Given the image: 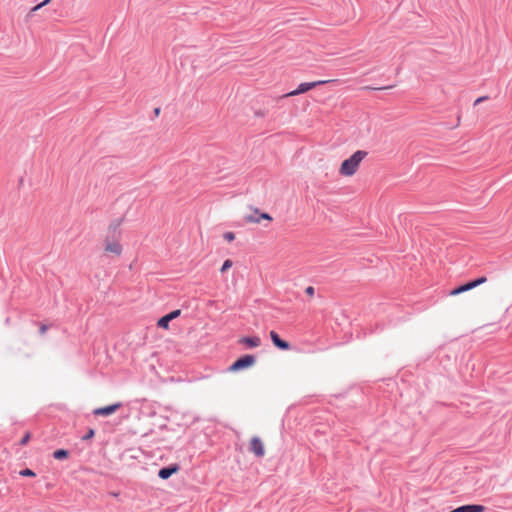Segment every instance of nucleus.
I'll use <instances>...</instances> for the list:
<instances>
[{"label":"nucleus","mask_w":512,"mask_h":512,"mask_svg":"<svg viewBox=\"0 0 512 512\" xmlns=\"http://www.w3.org/2000/svg\"><path fill=\"white\" fill-rule=\"evenodd\" d=\"M367 152L357 150L349 158L345 159L340 167V174L344 176H352L356 173L359 164L366 157Z\"/></svg>","instance_id":"f257e3e1"},{"label":"nucleus","mask_w":512,"mask_h":512,"mask_svg":"<svg viewBox=\"0 0 512 512\" xmlns=\"http://www.w3.org/2000/svg\"><path fill=\"white\" fill-rule=\"evenodd\" d=\"M256 361L255 356L246 354L244 356L239 357L230 367L229 371L237 372L248 367H251Z\"/></svg>","instance_id":"f03ea898"},{"label":"nucleus","mask_w":512,"mask_h":512,"mask_svg":"<svg viewBox=\"0 0 512 512\" xmlns=\"http://www.w3.org/2000/svg\"><path fill=\"white\" fill-rule=\"evenodd\" d=\"M330 82V80H320V81H315V82H305V83H301L297 89L283 95L282 97L285 98V97H292V96H296V95H299V94H302V93H306L307 91L315 88L316 86L318 85H322V84H326Z\"/></svg>","instance_id":"7ed1b4c3"},{"label":"nucleus","mask_w":512,"mask_h":512,"mask_svg":"<svg viewBox=\"0 0 512 512\" xmlns=\"http://www.w3.org/2000/svg\"><path fill=\"white\" fill-rule=\"evenodd\" d=\"M249 451L254 453L257 457H263L265 454L264 444L262 440L254 436L250 441Z\"/></svg>","instance_id":"20e7f679"},{"label":"nucleus","mask_w":512,"mask_h":512,"mask_svg":"<svg viewBox=\"0 0 512 512\" xmlns=\"http://www.w3.org/2000/svg\"><path fill=\"white\" fill-rule=\"evenodd\" d=\"M180 314H181V310L177 309V310H173L170 313L164 315L163 317H161L158 320V323H157L158 327L167 329L169 327L170 321L176 319Z\"/></svg>","instance_id":"39448f33"},{"label":"nucleus","mask_w":512,"mask_h":512,"mask_svg":"<svg viewBox=\"0 0 512 512\" xmlns=\"http://www.w3.org/2000/svg\"><path fill=\"white\" fill-rule=\"evenodd\" d=\"M121 406V403H114L105 407L96 408L93 411V414L96 416H109L115 413Z\"/></svg>","instance_id":"423d86ee"},{"label":"nucleus","mask_w":512,"mask_h":512,"mask_svg":"<svg viewBox=\"0 0 512 512\" xmlns=\"http://www.w3.org/2000/svg\"><path fill=\"white\" fill-rule=\"evenodd\" d=\"M104 249L106 252L113 253L119 256L122 253V246L117 240H110L108 237L105 240Z\"/></svg>","instance_id":"0eeeda50"},{"label":"nucleus","mask_w":512,"mask_h":512,"mask_svg":"<svg viewBox=\"0 0 512 512\" xmlns=\"http://www.w3.org/2000/svg\"><path fill=\"white\" fill-rule=\"evenodd\" d=\"M270 338H271L272 343L278 349L283 350V351H286V350L290 349L289 342L281 339L280 336L278 335V333H276L275 331H270Z\"/></svg>","instance_id":"6e6552de"},{"label":"nucleus","mask_w":512,"mask_h":512,"mask_svg":"<svg viewBox=\"0 0 512 512\" xmlns=\"http://www.w3.org/2000/svg\"><path fill=\"white\" fill-rule=\"evenodd\" d=\"M179 469L180 468L177 464H171L169 466H165L158 471V477L163 480H166V479L170 478L173 474L177 473L179 471Z\"/></svg>","instance_id":"1a4fd4ad"},{"label":"nucleus","mask_w":512,"mask_h":512,"mask_svg":"<svg viewBox=\"0 0 512 512\" xmlns=\"http://www.w3.org/2000/svg\"><path fill=\"white\" fill-rule=\"evenodd\" d=\"M485 507L483 505L478 504H468V505H462L456 509H454L452 512H484Z\"/></svg>","instance_id":"9d476101"},{"label":"nucleus","mask_w":512,"mask_h":512,"mask_svg":"<svg viewBox=\"0 0 512 512\" xmlns=\"http://www.w3.org/2000/svg\"><path fill=\"white\" fill-rule=\"evenodd\" d=\"M239 342L242 344H245L249 348H256V347L260 346L261 339L258 336H252V337L246 336V337H242L239 340Z\"/></svg>","instance_id":"9b49d317"},{"label":"nucleus","mask_w":512,"mask_h":512,"mask_svg":"<svg viewBox=\"0 0 512 512\" xmlns=\"http://www.w3.org/2000/svg\"><path fill=\"white\" fill-rule=\"evenodd\" d=\"M471 289H473V286H472L471 281H469V282H467V283H465V284H462V285H460V286H458V287L454 288V289L450 292V294H451V295H458V294H461V293H463V292L469 291V290H471Z\"/></svg>","instance_id":"f8f14e48"},{"label":"nucleus","mask_w":512,"mask_h":512,"mask_svg":"<svg viewBox=\"0 0 512 512\" xmlns=\"http://www.w3.org/2000/svg\"><path fill=\"white\" fill-rule=\"evenodd\" d=\"M69 451L66 449H58L53 452V457L57 460H63L68 458Z\"/></svg>","instance_id":"ddd939ff"},{"label":"nucleus","mask_w":512,"mask_h":512,"mask_svg":"<svg viewBox=\"0 0 512 512\" xmlns=\"http://www.w3.org/2000/svg\"><path fill=\"white\" fill-rule=\"evenodd\" d=\"M486 281H487V278L485 276H482L475 280H472L471 283H472L473 288H475V287L485 283Z\"/></svg>","instance_id":"4468645a"},{"label":"nucleus","mask_w":512,"mask_h":512,"mask_svg":"<svg viewBox=\"0 0 512 512\" xmlns=\"http://www.w3.org/2000/svg\"><path fill=\"white\" fill-rule=\"evenodd\" d=\"M20 475L24 477H34L36 474L31 469L26 468L20 471Z\"/></svg>","instance_id":"2eb2a0df"},{"label":"nucleus","mask_w":512,"mask_h":512,"mask_svg":"<svg viewBox=\"0 0 512 512\" xmlns=\"http://www.w3.org/2000/svg\"><path fill=\"white\" fill-rule=\"evenodd\" d=\"M233 265V262L230 260V259H227L224 261L222 267H221V272H225L227 271L228 269H230Z\"/></svg>","instance_id":"dca6fc26"},{"label":"nucleus","mask_w":512,"mask_h":512,"mask_svg":"<svg viewBox=\"0 0 512 512\" xmlns=\"http://www.w3.org/2000/svg\"><path fill=\"white\" fill-rule=\"evenodd\" d=\"M30 438H31V434H30L29 432H27V433L22 437V439L20 440L19 444H20L21 446L26 445V444L29 442Z\"/></svg>","instance_id":"f3484780"},{"label":"nucleus","mask_w":512,"mask_h":512,"mask_svg":"<svg viewBox=\"0 0 512 512\" xmlns=\"http://www.w3.org/2000/svg\"><path fill=\"white\" fill-rule=\"evenodd\" d=\"M94 435H95V431L93 429H89L87 431V433L84 436H82V440H84V441L89 440V439L93 438Z\"/></svg>","instance_id":"a211bd4d"},{"label":"nucleus","mask_w":512,"mask_h":512,"mask_svg":"<svg viewBox=\"0 0 512 512\" xmlns=\"http://www.w3.org/2000/svg\"><path fill=\"white\" fill-rule=\"evenodd\" d=\"M246 221L250 223H260V218H258V216L249 215L246 217Z\"/></svg>","instance_id":"6ab92c4d"},{"label":"nucleus","mask_w":512,"mask_h":512,"mask_svg":"<svg viewBox=\"0 0 512 512\" xmlns=\"http://www.w3.org/2000/svg\"><path fill=\"white\" fill-rule=\"evenodd\" d=\"M224 239L231 242L235 239V234L233 232H226L223 235Z\"/></svg>","instance_id":"aec40b11"},{"label":"nucleus","mask_w":512,"mask_h":512,"mask_svg":"<svg viewBox=\"0 0 512 512\" xmlns=\"http://www.w3.org/2000/svg\"><path fill=\"white\" fill-rule=\"evenodd\" d=\"M258 218H260V221L261 220H268V221H271L272 220V217L270 214L266 213V212H263V213H260Z\"/></svg>","instance_id":"412c9836"},{"label":"nucleus","mask_w":512,"mask_h":512,"mask_svg":"<svg viewBox=\"0 0 512 512\" xmlns=\"http://www.w3.org/2000/svg\"><path fill=\"white\" fill-rule=\"evenodd\" d=\"M305 293H306L307 295H309V296H311V297H312V296L314 295V293H315V289H314V287H312V286H308V287L305 289Z\"/></svg>","instance_id":"4be33fe9"},{"label":"nucleus","mask_w":512,"mask_h":512,"mask_svg":"<svg viewBox=\"0 0 512 512\" xmlns=\"http://www.w3.org/2000/svg\"><path fill=\"white\" fill-rule=\"evenodd\" d=\"M487 99H488V96H481V97L477 98L474 102V106H477L479 103H481Z\"/></svg>","instance_id":"5701e85b"},{"label":"nucleus","mask_w":512,"mask_h":512,"mask_svg":"<svg viewBox=\"0 0 512 512\" xmlns=\"http://www.w3.org/2000/svg\"><path fill=\"white\" fill-rule=\"evenodd\" d=\"M48 330V326L46 324L40 325V334H44Z\"/></svg>","instance_id":"b1692460"},{"label":"nucleus","mask_w":512,"mask_h":512,"mask_svg":"<svg viewBox=\"0 0 512 512\" xmlns=\"http://www.w3.org/2000/svg\"><path fill=\"white\" fill-rule=\"evenodd\" d=\"M42 7H44V5H42V2L36 6H34L32 9H31V12H36L38 10H40Z\"/></svg>","instance_id":"393cba45"},{"label":"nucleus","mask_w":512,"mask_h":512,"mask_svg":"<svg viewBox=\"0 0 512 512\" xmlns=\"http://www.w3.org/2000/svg\"><path fill=\"white\" fill-rule=\"evenodd\" d=\"M42 7H44V5H42V2L36 6H34L32 9H31V12H36L38 10H40Z\"/></svg>","instance_id":"a878e982"},{"label":"nucleus","mask_w":512,"mask_h":512,"mask_svg":"<svg viewBox=\"0 0 512 512\" xmlns=\"http://www.w3.org/2000/svg\"><path fill=\"white\" fill-rule=\"evenodd\" d=\"M154 114H155L156 116H158V115L160 114V108H158V107H157V108H155V109H154Z\"/></svg>","instance_id":"bb28decb"},{"label":"nucleus","mask_w":512,"mask_h":512,"mask_svg":"<svg viewBox=\"0 0 512 512\" xmlns=\"http://www.w3.org/2000/svg\"><path fill=\"white\" fill-rule=\"evenodd\" d=\"M50 1H51V0H44V1L42 2V5L46 6L48 3H50Z\"/></svg>","instance_id":"cd10ccee"},{"label":"nucleus","mask_w":512,"mask_h":512,"mask_svg":"<svg viewBox=\"0 0 512 512\" xmlns=\"http://www.w3.org/2000/svg\"><path fill=\"white\" fill-rule=\"evenodd\" d=\"M117 227H118V224H117V225H115L114 227H112L114 232H116V231H117Z\"/></svg>","instance_id":"c85d7f7f"}]
</instances>
